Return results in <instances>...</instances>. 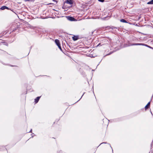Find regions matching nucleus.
<instances>
[{"instance_id":"7ed1b4c3","label":"nucleus","mask_w":153,"mask_h":153,"mask_svg":"<svg viewBox=\"0 0 153 153\" xmlns=\"http://www.w3.org/2000/svg\"><path fill=\"white\" fill-rule=\"evenodd\" d=\"M66 2L67 4L71 5L73 3L72 0H67Z\"/></svg>"},{"instance_id":"9b49d317","label":"nucleus","mask_w":153,"mask_h":153,"mask_svg":"<svg viewBox=\"0 0 153 153\" xmlns=\"http://www.w3.org/2000/svg\"><path fill=\"white\" fill-rule=\"evenodd\" d=\"M147 4H153V0H152L148 2H147Z\"/></svg>"},{"instance_id":"6e6552de","label":"nucleus","mask_w":153,"mask_h":153,"mask_svg":"<svg viewBox=\"0 0 153 153\" xmlns=\"http://www.w3.org/2000/svg\"><path fill=\"white\" fill-rule=\"evenodd\" d=\"M0 9L1 10H4L5 9H8V8L6 6H3Z\"/></svg>"},{"instance_id":"f3484780","label":"nucleus","mask_w":153,"mask_h":153,"mask_svg":"<svg viewBox=\"0 0 153 153\" xmlns=\"http://www.w3.org/2000/svg\"><path fill=\"white\" fill-rule=\"evenodd\" d=\"M115 28V27H114V28H112V29H113V28Z\"/></svg>"},{"instance_id":"9d476101","label":"nucleus","mask_w":153,"mask_h":153,"mask_svg":"<svg viewBox=\"0 0 153 153\" xmlns=\"http://www.w3.org/2000/svg\"><path fill=\"white\" fill-rule=\"evenodd\" d=\"M120 21L121 22H123V23H127V22L126 21L125 19H121L120 20Z\"/></svg>"},{"instance_id":"4468645a","label":"nucleus","mask_w":153,"mask_h":153,"mask_svg":"<svg viewBox=\"0 0 153 153\" xmlns=\"http://www.w3.org/2000/svg\"><path fill=\"white\" fill-rule=\"evenodd\" d=\"M147 47L149 48H151V49H152V47H151V46H149V45H148V47Z\"/></svg>"},{"instance_id":"f257e3e1","label":"nucleus","mask_w":153,"mask_h":153,"mask_svg":"<svg viewBox=\"0 0 153 153\" xmlns=\"http://www.w3.org/2000/svg\"><path fill=\"white\" fill-rule=\"evenodd\" d=\"M66 17L67 18V19L68 20H69L70 21H74V20H75V19H74V18L72 17L68 16H67Z\"/></svg>"},{"instance_id":"0eeeda50","label":"nucleus","mask_w":153,"mask_h":153,"mask_svg":"<svg viewBox=\"0 0 153 153\" xmlns=\"http://www.w3.org/2000/svg\"><path fill=\"white\" fill-rule=\"evenodd\" d=\"M150 105V102H149L145 107V109L146 110L149 107Z\"/></svg>"},{"instance_id":"20e7f679","label":"nucleus","mask_w":153,"mask_h":153,"mask_svg":"<svg viewBox=\"0 0 153 153\" xmlns=\"http://www.w3.org/2000/svg\"><path fill=\"white\" fill-rule=\"evenodd\" d=\"M40 97H37L35 99V103H37L38 102L39 100Z\"/></svg>"},{"instance_id":"2eb2a0df","label":"nucleus","mask_w":153,"mask_h":153,"mask_svg":"<svg viewBox=\"0 0 153 153\" xmlns=\"http://www.w3.org/2000/svg\"><path fill=\"white\" fill-rule=\"evenodd\" d=\"M58 47V48H59L60 50H62V48H61V47L60 45V47Z\"/></svg>"},{"instance_id":"f03ea898","label":"nucleus","mask_w":153,"mask_h":153,"mask_svg":"<svg viewBox=\"0 0 153 153\" xmlns=\"http://www.w3.org/2000/svg\"><path fill=\"white\" fill-rule=\"evenodd\" d=\"M55 43H56V44L57 45L58 47H60V44L59 40H58V39H55Z\"/></svg>"},{"instance_id":"f8f14e48","label":"nucleus","mask_w":153,"mask_h":153,"mask_svg":"<svg viewBox=\"0 0 153 153\" xmlns=\"http://www.w3.org/2000/svg\"><path fill=\"white\" fill-rule=\"evenodd\" d=\"M140 45L144 46H146V47H148V45H147L145 44H143V43H140Z\"/></svg>"},{"instance_id":"ddd939ff","label":"nucleus","mask_w":153,"mask_h":153,"mask_svg":"<svg viewBox=\"0 0 153 153\" xmlns=\"http://www.w3.org/2000/svg\"><path fill=\"white\" fill-rule=\"evenodd\" d=\"M98 1L101 2H104V0H98Z\"/></svg>"},{"instance_id":"1a4fd4ad","label":"nucleus","mask_w":153,"mask_h":153,"mask_svg":"<svg viewBox=\"0 0 153 153\" xmlns=\"http://www.w3.org/2000/svg\"><path fill=\"white\" fill-rule=\"evenodd\" d=\"M140 43H132L130 45L133 46V45H140Z\"/></svg>"},{"instance_id":"423d86ee","label":"nucleus","mask_w":153,"mask_h":153,"mask_svg":"<svg viewBox=\"0 0 153 153\" xmlns=\"http://www.w3.org/2000/svg\"><path fill=\"white\" fill-rule=\"evenodd\" d=\"M79 71L82 73V74H84L85 73V70L84 69H83V68L81 69L80 68L79 70Z\"/></svg>"},{"instance_id":"39448f33","label":"nucleus","mask_w":153,"mask_h":153,"mask_svg":"<svg viewBox=\"0 0 153 153\" xmlns=\"http://www.w3.org/2000/svg\"><path fill=\"white\" fill-rule=\"evenodd\" d=\"M78 37L76 36H74L73 37L72 39L74 41H76L78 39Z\"/></svg>"},{"instance_id":"dca6fc26","label":"nucleus","mask_w":153,"mask_h":153,"mask_svg":"<svg viewBox=\"0 0 153 153\" xmlns=\"http://www.w3.org/2000/svg\"><path fill=\"white\" fill-rule=\"evenodd\" d=\"M32 131V129H31L30 130V132H31Z\"/></svg>"}]
</instances>
